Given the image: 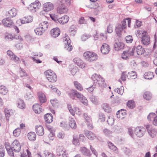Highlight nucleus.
I'll use <instances>...</instances> for the list:
<instances>
[{
  "label": "nucleus",
  "mask_w": 157,
  "mask_h": 157,
  "mask_svg": "<svg viewBox=\"0 0 157 157\" xmlns=\"http://www.w3.org/2000/svg\"><path fill=\"white\" fill-rule=\"evenodd\" d=\"M60 33V32L59 29L58 28H56L51 30L50 34L52 37L56 38L59 35Z\"/></svg>",
  "instance_id": "obj_14"
},
{
  "label": "nucleus",
  "mask_w": 157,
  "mask_h": 157,
  "mask_svg": "<svg viewBox=\"0 0 157 157\" xmlns=\"http://www.w3.org/2000/svg\"><path fill=\"white\" fill-rule=\"evenodd\" d=\"M83 56L86 60L90 62L96 60L98 58V56L96 53L90 51L84 52Z\"/></svg>",
  "instance_id": "obj_4"
},
{
  "label": "nucleus",
  "mask_w": 157,
  "mask_h": 157,
  "mask_svg": "<svg viewBox=\"0 0 157 157\" xmlns=\"http://www.w3.org/2000/svg\"><path fill=\"white\" fill-rule=\"evenodd\" d=\"M156 117V115L153 113H151L148 115L147 118L149 121H152Z\"/></svg>",
  "instance_id": "obj_41"
},
{
  "label": "nucleus",
  "mask_w": 157,
  "mask_h": 157,
  "mask_svg": "<svg viewBox=\"0 0 157 157\" xmlns=\"http://www.w3.org/2000/svg\"><path fill=\"white\" fill-rule=\"evenodd\" d=\"M2 22L4 26L7 27H12L14 25L13 21L9 17L3 19Z\"/></svg>",
  "instance_id": "obj_10"
},
{
  "label": "nucleus",
  "mask_w": 157,
  "mask_h": 157,
  "mask_svg": "<svg viewBox=\"0 0 157 157\" xmlns=\"http://www.w3.org/2000/svg\"><path fill=\"white\" fill-rule=\"evenodd\" d=\"M57 155L59 157H67V154L66 151L60 150L59 151L57 152Z\"/></svg>",
  "instance_id": "obj_36"
},
{
  "label": "nucleus",
  "mask_w": 157,
  "mask_h": 157,
  "mask_svg": "<svg viewBox=\"0 0 157 157\" xmlns=\"http://www.w3.org/2000/svg\"><path fill=\"white\" fill-rule=\"evenodd\" d=\"M36 131L37 134L40 136H43L44 134V129L42 126L39 125L35 127Z\"/></svg>",
  "instance_id": "obj_18"
},
{
  "label": "nucleus",
  "mask_w": 157,
  "mask_h": 157,
  "mask_svg": "<svg viewBox=\"0 0 157 157\" xmlns=\"http://www.w3.org/2000/svg\"><path fill=\"white\" fill-rule=\"evenodd\" d=\"M74 84L75 87L77 90H82L83 88L82 86L77 81H74Z\"/></svg>",
  "instance_id": "obj_43"
},
{
  "label": "nucleus",
  "mask_w": 157,
  "mask_h": 157,
  "mask_svg": "<svg viewBox=\"0 0 157 157\" xmlns=\"http://www.w3.org/2000/svg\"><path fill=\"white\" fill-rule=\"evenodd\" d=\"M5 155L4 148V147H0V157H4Z\"/></svg>",
  "instance_id": "obj_54"
},
{
  "label": "nucleus",
  "mask_w": 157,
  "mask_h": 157,
  "mask_svg": "<svg viewBox=\"0 0 157 157\" xmlns=\"http://www.w3.org/2000/svg\"><path fill=\"white\" fill-rule=\"evenodd\" d=\"M140 35H141V43L145 45H148L150 43V37L147 35V32L145 31L143 32L139 31L136 33V35L137 37H138Z\"/></svg>",
  "instance_id": "obj_2"
},
{
  "label": "nucleus",
  "mask_w": 157,
  "mask_h": 157,
  "mask_svg": "<svg viewBox=\"0 0 157 157\" xmlns=\"http://www.w3.org/2000/svg\"><path fill=\"white\" fill-rule=\"evenodd\" d=\"M73 143L75 145H79V140L77 138L75 137H73Z\"/></svg>",
  "instance_id": "obj_55"
},
{
  "label": "nucleus",
  "mask_w": 157,
  "mask_h": 157,
  "mask_svg": "<svg viewBox=\"0 0 157 157\" xmlns=\"http://www.w3.org/2000/svg\"><path fill=\"white\" fill-rule=\"evenodd\" d=\"M63 24H64L68 22L69 20V17L67 15H65L63 16Z\"/></svg>",
  "instance_id": "obj_58"
},
{
  "label": "nucleus",
  "mask_w": 157,
  "mask_h": 157,
  "mask_svg": "<svg viewBox=\"0 0 157 157\" xmlns=\"http://www.w3.org/2000/svg\"><path fill=\"white\" fill-rule=\"evenodd\" d=\"M21 130L20 128H17L15 129L13 132V135L16 137H17L20 134Z\"/></svg>",
  "instance_id": "obj_46"
},
{
  "label": "nucleus",
  "mask_w": 157,
  "mask_h": 157,
  "mask_svg": "<svg viewBox=\"0 0 157 157\" xmlns=\"http://www.w3.org/2000/svg\"><path fill=\"white\" fill-rule=\"evenodd\" d=\"M154 76L153 73L151 72H146L144 75V78L147 79H151Z\"/></svg>",
  "instance_id": "obj_30"
},
{
  "label": "nucleus",
  "mask_w": 157,
  "mask_h": 157,
  "mask_svg": "<svg viewBox=\"0 0 157 157\" xmlns=\"http://www.w3.org/2000/svg\"><path fill=\"white\" fill-rule=\"evenodd\" d=\"M90 37V35L88 34H84L81 37V39L82 41H85Z\"/></svg>",
  "instance_id": "obj_56"
},
{
  "label": "nucleus",
  "mask_w": 157,
  "mask_h": 157,
  "mask_svg": "<svg viewBox=\"0 0 157 157\" xmlns=\"http://www.w3.org/2000/svg\"><path fill=\"white\" fill-rule=\"evenodd\" d=\"M124 28L121 26V24H117L116 27L115 31L116 34L119 37H120L121 36V32Z\"/></svg>",
  "instance_id": "obj_22"
},
{
  "label": "nucleus",
  "mask_w": 157,
  "mask_h": 157,
  "mask_svg": "<svg viewBox=\"0 0 157 157\" xmlns=\"http://www.w3.org/2000/svg\"><path fill=\"white\" fill-rule=\"evenodd\" d=\"M40 25L41 26L40 28L43 30H44V32L45 30L47 29L49 23L47 21H44L41 22Z\"/></svg>",
  "instance_id": "obj_31"
},
{
  "label": "nucleus",
  "mask_w": 157,
  "mask_h": 157,
  "mask_svg": "<svg viewBox=\"0 0 157 157\" xmlns=\"http://www.w3.org/2000/svg\"><path fill=\"white\" fill-rule=\"evenodd\" d=\"M74 62L78 66L81 61V59L78 58H75L73 60Z\"/></svg>",
  "instance_id": "obj_62"
},
{
  "label": "nucleus",
  "mask_w": 157,
  "mask_h": 157,
  "mask_svg": "<svg viewBox=\"0 0 157 157\" xmlns=\"http://www.w3.org/2000/svg\"><path fill=\"white\" fill-rule=\"evenodd\" d=\"M48 80L50 82H54L57 80V76L53 72H51L50 70H48L44 72Z\"/></svg>",
  "instance_id": "obj_6"
},
{
  "label": "nucleus",
  "mask_w": 157,
  "mask_h": 157,
  "mask_svg": "<svg viewBox=\"0 0 157 157\" xmlns=\"http://www.w3.org/2000/svg\"><path fill=\"white\" fill-rule=\"evenodd\" d=\"M123 149L124 151V153L127 155H129L131 153V150L129 149L128 148L126 147H124Z\"/></svg>",
  "instance_id": "obj_63"
},
{
  "label": "nucleus",
  "mask_w": 157,
  "mask_h": 157,
  "mask_svg": "<svg viewBox=\"0 0 157 157\" xmlns=\"http://www.w3.org/2000/svg\"><path fill=\"white\" fill-rule=\"evenodd\" d=\"M38 94L39 100L40 103L41 104L45 103L47 100L45 95L41 92H39Z\"/></svg>",
  "instance_id": "obj_21"
},
{
  "label": "nucleus",
  "mask_w": 157,
  "mask_h": 157,
  "mask_svg": "<svg viewBox=\"0 0 157 157\" xmlns=\"http://www.w3.org/2000/svg\"><path fill=\"white\" fill-rule=\"evenodd\" d=\"M102 107L105 112L109 113L111 111V108L109 105L107 104H104L102 105Z\"/></svg>",
  "instance_id": "obj_35"
},
{
  "label": "nucleus",
  "mask_w": 157,
  "mask_h": 157,
  "mask_svg": "<svg viewBox=\"0 0 157 157\" xmlns=\"http://www.w3.org/2000/svg\"><path fill=\"white\" fill-rule=\"evenodd\" d=\"M90 99L91 101L95 105H97L98 101L96 97L93 95H91L90 96Z\"/></svg>",
  "instance_id": "obj_47"
},
{
  "label": "nucleus",
  "mask_w": 157,
  "mask_h": 157,
  "mask_svg": "<svg viewBox=\"0 0 157 157\" xmlns=\"http://www.w3.org/2000/svg\"><path fill=\"white\" fill-rule=\"evenodd\" d=\"M7 53L11 59H13L15 62H17L18 63L20 62L19 58L14 55L10 50H8L7 52Z\"/></svg>",
  "instance_id": "obj_13"
},
{
  "label": "nucleus",
  "mask_w": 157,
  "mask_h": 157,
  "mask_svg": "<svg viewBox=\"0 0 157 157\" xmlns=\"http://www.w3.org/2000/svg\"><path fill=\"white\" fill-rule=\"evenodd\" d=\"M43 7L44 11L48 12L53 9L54 6L52 3L49 2L44 3L43 5Z\"/></svg>",
  "instance_id": "obj_11"
},
{
  "label": "nucleus",
  "mask_w": 157,
  "mask_h": 157,
  "mask_svg": "<svg viewBox=\"0 0 157 157\" xmlns=\"http://www.w3.org/2000/svg\"><path fill=\"white\" fill-rule=\"evenodd\" d=\"M125 39L126 43H132L133 40L132 36L130 35L127 36L125 37Z\"/></svg>",
  "instance_id": "obj_49"
},
{
  "label": "nucleus",
  "mask_w": 157,
  "mask_h": 157,
  "mask_svg": "<svg viewBox=\"0 0 157 157\" xmlns=\"http://www.w3.org/2000/svg\"><path fill=\"white\" fill-rule=\"evenodd\" d=\"M128 133L131 136V137L133 138H134V135L133 133V131L132 129L130 128H129L128 129Z\"/></svg>",
  "instance_id": "obj_59"
},
{
  "label": "nucleus",
  "mask_w": 157,
  "mask_h": 157,
  "mask_svg": "<svg viewBox=\"0 0 157 157\" xmlns=\"http://www.w3.org/2000/svg\"><path fill=\"white\" fill-rule=\"evenodd\" d=\"M103 132L106 136L109 137L111 136L113 133L112 132L106 128H105L103 130Z\"/></svg>",
  "instance_id": "obj_44"
},
{
  "label": "nucleus",
  "mask_w": 157,
  "mask_h": 157,
  "mask_svg": "<svg viewBox=\"0 0 157 157\" xmlns=\"http://www.w3.org/2000/svg\"><path fill=\"white\" fill-rule=\"evenodd\" d=\"M6 148L7 152L10 156H13L14 153L13 149L8 144H6L5 145Z\"/></svg>",
  "instance_id": "obj_24"
},
{
  "label": "nucleus",
  "mask_w": 157,
  "mask_h": 157,
  "mask_svg": "<svg viewBox=\"0 0 157 157\" xmlns=\"http://www.w3.org/2000/svg\"><path fill=\"white\" fill-rule=\"evenodd\" d=\"M50 17L52 20L54 21L55 22L58 23L59 18L57 15L56 14H50Z\"/></svg>",
  "instance_id": "obj_50"
},
{
  "label": "nucleus",
  "mask_w": 157,
  "mask_h": 157,
  "mask_svg": "<svg viewBox=\"0 0 157 157\" xmlns=\"http://www.w3.org/2000/svg\"><path fill=\"white\" fill-rule=\"evenodd\" d=\"M34 32L36 35L40 36L44 33V30H43L40 27L36 28L34 30Z\"/></svg>",
  "instance_id": "obj_38"
},
{
  "label": "nucleus",
  "mask_w": 157,
  "mask_h": 157,
  "mask_svg": "<svg viewBox=\"0 0 157 157\" xmlns=\"http://www.w3.org/2000/svg\"><path fill=\"white\" fill-rule=\"evenodd\" d=\"M44 118L45 122L47 123H51L53 121V116L52 114L50 113H48L45 114L44 115Z\"/></svg>",
  "instance_id": "obj_15"
},
{
  "label": "nucleus",
  "mask_w": 157,
  "mask_h": 157,
  "mask_svg": "<svg viewBox=\"0 0 157 157\" xmlns=\"http://www.w3.org/2000/svg\"><path fill=\"white\" fill-rule=\"evenodd\" d=\"M78 70L77 67H75L71 69V72L72 75H75Z\"/></svg>",
  "instance_id": "obj_60"
},
{
  "label": "nucleus",
  "mask_w": 157,
  "mask_h": 157,
  "mask_svg": "<svg viewBox=\"0 0 157 157\" xmlns=\"http://www.w3.org/2000/svg\"><path fill=\"white\" fill-rule=\"evenodd\" d=\"M124 46V44L121 42H116L114 44V48L116 51L123 49Z\"/></svg>",
  "instance_id": "obj_20"
},
{
  "label": "nucleus",
  "mask_w": 157,
  "mask_h": 157,
  "mask_svg": "<svg viewBox=\"0 0 157 157\" xmlns=\"http://www.w3.org/2000/svg\"><path fill=\"white\" fill-rule=\"evenodd\" d=\"M17 13V11L15 8H13L8 11L6 15L10 17H13L16 16Z\"/></svg>",
  "instance_id": "obj_25"
},
{
  "label": "nucleus",
  "mask_w": 157,
  "mask_h": 157,
  "mask_svg": "<svg viewBox=\"0 0 157 157\" xmlns=\"http://www.w3.org/2000/svg\"><path fill=\"white\" fill-rule=\"evenodd\" d=\"M145 129L144 128L137 127H136L134 131V133L138 137H142L145 133Z\"/></svg>",
  "instance_id": "obj_9"
},
{
  "label": "nucleus",
  "mask_w": 157,
  "mask_h": 157,
  "mask_svg": "<svg viewBox=\"0 0 157 157\" xmlns=\"http://www.w3.org/2000/svg\"><path fill=\"white\" fill-rule=\"evenodd\" d=\"M83 116L84 117V118L85 119L86 121L87 125L89 126H90V129H92L93 127L91 125L92 122L91 118L90 117L88 116V115L86 113H84L83 114Z\"/></svg>",
  "instance_id": "obj_16"
},
{
  "label": "nucleus",
  "mask_w": 157,
  "mask_h": 157,
  "mask_svg": "<svg viewBox=\"0 0 157 157\" xmlns=\"http://www.w3.org/2000/svg\"><path fill=\"white\" fill-rule=\"evenodd\" d=\"M67 11V9L65 7H60L57 9V12L60 14L65 13Z\"/></svg>",
  "instance_id": "obj_39"
},
{
  "label": "nucleus",
  "mask_w": 157,
  "mask_h": 157,
  "mask_svg": "<svg viewBox=\"0 0 157 157\" xmlns=\"http://www.w3.org/2000/svg\"><path fill=\"white\" fill-rule=\"evenodd\" d=\"M136 51L137 54L139 55H142L144 54L145 51L144 48H143L142 46L138 45L136 48Z\"/></svg>",
  "instance_id": "obj_26"
},
{
  "label": "nucleus",
  "mask_w": 157,
  "mask_h": 157,
  "mask_svg": "<svg viewBox=\"0 0 157 157\" xmlns=\"http://www.w3.org/2000/svg\"><path fill=\"white\" fill-rule=\"evenodd\" d=\"M80 151L84 155L87 156H90L91 155L90 150L85 147H82L80 149Z\"/></svg>",
  "instance_id": "obj_29"
},
{
  "label": "nucleus",
  "mask_w": 157,
  "mask_h": 157,
  "mask_svg": "<svg viewBox=\"0 0 157 157\" xmlns=\"http://www.w3.org/2000/svg\"><path fill=\"white\" fill-rule=\"evenodd\" d=\"M60 125L63 128V129L65 130H68L69 129V127L68 125L65 122H61Z\"/></svg>",
  "instance_id": "obj_45"
},
{
  "label": "nucleus",
  "mask_w": 157,
  "mask_h": 157,
  "mask_svg": "<svg viewBox=\"0 0 157 157\" xmlns=\"http://www.w3.org/2000/svg\"><path fill=\"white\" fill-rule=\"evenodd\" d=\"M8 92L7 88L3 85L0 86V94L3 95L6 94Z\"/></svg>",
  "instance_id": "obj_32"
},
{
  "label": "nucleus",
  "mask_w": 157,
  "mask_h": 157,
  "mask_svg": "<svg viewBox=\"0 0 157 157\" xmlns=\"http://www.w3.org/2000/svg\"><path fill=\"white\" fill-rule=\"evenodd\" d=\"M113 31V29L112 25H109L107 28V32L108 33H112Z\"/></svg>",
  "instance_id": "obj_61"
},
{
  "label": "nucleus",
  "mask_w": 157,
  "mask_h": 157,
  "mask_svg": "<svg viewBox=\"0 0 157 157\" xmlns=\"http://www.w3.org/2000/svg\"><path fill=\"white\" fill-rule=\"evenodd\" d=\"M114 91L115 92L117 93L118 94L122 95L124 91V88L123 86H122L120 88H115Z\"/></svg>",
  "instance_id": "obj_40"
},
{
  "label": "nucleus",
  "mask_w": 157,
  "mask_h": 157,
  "mask_svg": "<svg viewBox=\"0 0 157 157\" xmlns=\"http://www.w3.org/2000/svg\"><path fill=\"white\" fill-rule=\"evenodd\" d=\"M143 97L145 99L149 100L151 99L152 95L149 92H146L143 95Z\"/></svg>",
  "instance_id": "obj_37"
},
{
  "label": "nucleus",
  "mask_w": 157,
  "mask_h": 157,
  "mask_svg": "<svg viewBox=\"0 0 157 157\" xmlns=\"http://www.w3.org/2000/svg\"><path fill=\"white\" fill-rule=\"evenodd\" d=\"M14 38L13 36L11 34L6 33L5 36V39L7 41H11Z\"/></svg>",
  "instance_id": "obj_42"
},
{
  "label": "nucleus",
  "mask_w": 157,
  "mask_h": 157,
  "mask_svg": "<svg viewBox=\"0 0 157 157\" xmlns=\"http://www.w3.org/2000/svg\"><path fill=\"white\" fill-rule=\"evenodd\" d=\"M67 93L70 98L74 99L75 97L79 99L81 102L85 105H88V101L86 98L82 95L79 93L75 90L71 89L70 91L67 92Z\"/></svg>",
  "instance_id": "obj_1"
},
{
  "label": "nucleus",
  "mask_w": 157,
  "mask_h": 157,
  "mask_svg": "<svg viewBox=\"0 0 157 157\" xmlns=\"http://www.w3.org/2000/svg\"><path fill=\"white\" fill-rule=\"evenodd\" d=\"M110 50V48L108 44L104 43L102 44L101 48V51L103 54H108Z\"/></svg>",
  "instance_id": "obj_12"
},
{
  "label": "nucleus",
  "mask_w": 157,
  "mask_h": 157,
  "mask_svg": "<svg viewBox=\"0 0 157 157\" xmlns=\"http://www.w3.org/2000/svg\"><path fill=\"white\" fill-rule=\"evenodd\" d=\"M17 107L21 109L25 108V104L23 100L19 99L17 101Z\"/></svg>",
  "instance_id": "obj_33"
},
{
  "label": "nucleus",
  "mask_w": 157,
  "mask_h": 157,
  "mask_svg": "<svg viewBox=\"0 0 157 157\" xmlns=\"http://www.w3.org/2000/svg\"><path fill=\"white\" fill-rule=\"evenodd\" d=\"M71 40L70 39H68L67 40L66 39L65 41V46L64 48L68 52L71 51L73 48L71 44Z\"/></svg>",
  "instance_id": "obj_17"
},
{
  "label": "nucleus",
  "mask_w": 157,
  "mask_h": 157,
  "mask_svg": "<svg viewBox=\"0 0 157 157\" xmlns=\"http://www.w3.org/2000/svg\"><path fill=\"white\" fill-rule=\"evenodd\" d=\"M33 109L35 113L37 114L40 113L42 110L40 105L37 103L34 104L33 106Z\"/></svg>",
  "instance_id": "obj_19"
},
{
  "label": "nucleus",
  "mask_w": 157,
  "mask_h": 157,
  "mask_svg": "<svg viewBox=\"0 0 157 157\" xmlns=\"http://www.w3.org/2000/svg\"><path fill=\"white\" fill-rule=\"evenodd\" d=\"M75 26L73 25H72L70 29V35L72 36H74L76 33V30L74 29Z\"/></svg>",
  "instance_id": "obj_51"
},
{
  "label": "nucleus",
  "mask_w": 157,
  "mask_h": 157,
  "mask_svg": "<svg viewBox=\"0 0 157 157\" xmlns=\"http://www.w3.org/2000/svg\"><path fill=\"white\" fill-rule=\"evenodd\" d=\"M99 121L101 122H104L105 121V117L104 114L102 113H100L99 114Z\"/></svg>",
  "instance_id": "obj_48"
},
{
  "label": "nucleus",
  "mask_w": 157,
  "mask_h": 157,
  "mask_svg": "<svg viewBox=\"0 0 157 157\" xmlns=\"http://www.w3.org/2000/svg\"><path fill=\"white\" fill-rule=\"evenodd\" d=\"M27 136L29 140L31 141H34L36 140V135L34 132H29L27 135Z\"/></svg>",
  "instance_id": "obj_27"
},
{
  "label": "nucleus",
  "mask_w": 157,
  "mask_h": 157,
  "mask_svg": "<svg viewBox=\"0 0 157 157\" xmlns=\"http://www.w3.org/2000/svg\"><path fill=\"white\" fill-rule=\"evenodd\" d=\"M69 126L73 129H75L76 128V123L73 118H71L69 121Z\"/></svg>",
  "instance_id": "obj_34"
},
{
  "label": "nucleus",
  "mask_w": 157,
  "mask_h": 157,
  "mask_svg": "<svg viewBox=\"0 0 157 157\" xmlns=\"http://www.w3.org/2000/svg\"><path fill=\"white\" fill-rule=\"evenodd\" d=\"M44 154L46 157H54L53 153L49 152L47 151Z\"/></svg>",
  "instance_id": "obj_64"
},
{
  "label": "nucleus",
  "mask_w": 157,
  "mask_h": 157,
  "mask_svg": "<svg viewBox=\"0 0 157 157\" xmlns=\"http://www.w3.org/2000/svg\"><path fill=\"white\" fill-rule=\"evenodd\" d=\"M10 146L13 149L14 152H19L21 150V146L17 140H15Z\"/></svg>",
  "instance_id": "obj_8"
},
{
  "label": "nucleus",
  "mask_w": 157,
  "mask_h": 157,
  "mask_svg": "<svg viewBox=\"0 0 157 157\" xmlns=\"http://www.w3.org/2000/svg\"><path fill=\"white\" fill-rule=\"evenodd\" d=\"M147 131L149 135L152 138L154 137L157 133L156 130L153 128L152 125H148L146 127Z\"/></svg>",
  "instance_id": "obj_7"
},
{
  "label": "nucleus",
  "mask_w": 157,
  "mask_h": 157,
  "mask_svg": "<svg viewBox=\"0 0 157 157\" xmlns=\"http://www.w3.org/2000/svg\"><path fill=\"white\" fill-rule=\"evenodd\" d=\"M135 49L136 47L134 46L132 48H129L127 50L124 51L121 55L122 58L126 60L128 59L129 56H133Z\"/></svg>",
  "instance_id": "obj_5"
},
{
  "label": "nucleus",
  "mask_w": 157,
  "mask_h": 157,
  "mask_svg": "<svg viewBox=\"0 0 157 157\" xmlns=\"http://www.w3.org/2000/svg\"><path fill=\"white\" fill-rule=\"evenodd\" d=\"M65 136V134L63 132H59L58 135L57 137L59 139H62Z\"/></svg>",
  "instance_id": "obj_57"
},
{
  "label": "nucleus",
  "mask_w": 157,
  "mask_h": 157,
  "mask_svg": "<svg viewBox=\"0 0 157 157\" xmlns=\"http://www.w3.org/2000/svg\"><path fill=\"white\" fill-rule=\"evenodd\" d=\"M91 78L94 82V85L101 87H106L105 81L101 76L95 73L92 76Z\"/></svg>",
  "instance_id": "obj_3"
},
{
  "label": "nucleus",
  "mask_w": 157,
  "mask_h": 157,
  "mask_svg": "<svg viewBox=\"0 0 157 157\" xmlns=\"http://www.w3.org/2000/svg\"><path fill=\"white\" fill-rule=\"evenodd\" d=\"M85 133L86 136L90 140H93L96 137L94 134L91 131L86 130L85 131Z\"/></svg>",
  "instance_id": "obj_28"
},
{
  "label": "nucleus",
  "mask_w": 157,
  "mask_h": 157,
  "mask_svg": "<svg viewBox=\"0 0 157 157\" xmlns=\"http://www.w3.org/2000/svg\"><path fill=\"white\" fill-rule=\"evenodd\" d=\"M128 75H129L130 77H133V78L135 79L136 77L137 76L136 72L135 71H132L128 73Z\"/></svg>",
  "instance_id": "obj_53"
},
{
  "label": "nucleus",
  "mask_w": 157,
  "mask_h": 157,
  "mask_svg": "<svg viewBox=\"0 0 157 157\" xmlns=\"http://www.w3.org/2000/svg\"><path fill=\"white\" fill-rule=\"evenodd\" d=\"M107 143L108 147L110 149L116 153H117L118 152L117 147L112 143L110 141H108L107 142Z\"/></svg>",
  "instance_id": "obj_23"
},
{
  "label": "nucleus",
  "mask_w": 157,
  "mask_h": 157,
  "mask_svg": "<svg viewBox=\"0 0 157 157\" xmlns=\"http://www.w3.org/2000/svg\"><path fill=\"white\" fill-rule=\"evenodd\" d=\"M127 105L128 107L131 109L134 108V102L132 101H128L127 103Z\"/></svg>",
  "instance_id": "obj_52"
}]
</instances>
